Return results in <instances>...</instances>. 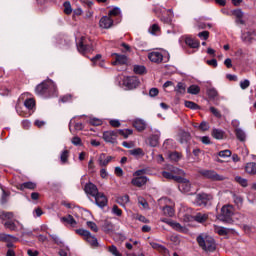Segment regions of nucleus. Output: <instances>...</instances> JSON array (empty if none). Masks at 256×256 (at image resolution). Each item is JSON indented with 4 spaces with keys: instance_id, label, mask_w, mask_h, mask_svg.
<instances>
[{
    "instance_id": "nucleus-1",
    "label": "nucleus",
    "mask_w": 256,
    "mask_h": 256,
    "mask_svg": "<svg viewBox=\"0 0 256 256\" xmlns=\"http://www.w3.org/2000/svg\"><path fill=\"white\" fill-rule=\"evenodd\" d=\"M35 93L40 97H57V86L53 80H46L36 86Z\"/></svg>"
},
{
    "instance_id": "nucleus-2",
    "label": "nucleus",
    "mask_w": 256,
    "mask_h": 256,
    "mask_svg": "<svg viewBox=\"0 0 256 256\" xmlns=\"http://www.w3.org/2000/svg\"><path fill=\"white\" fill-rule=\"evenodd\" d=\"M196 241L206 253H213L217 249V243L215 239L207 234H200L197 236Z\"/></svg>"
},
{
    "instance_id": "nucleus-3",
    "label": "nucleus",
    "mask_w": 256,
    "mask_h": 256,
    "mask_svg": "<svg viewBox=\"0 0 256 256\" xmlns=\"http://www.w3.org/2000/svg\"><path fill=\"white\" fill-rule=\"evenodd\" d=\"M233 215H235V208L233 205H224L221 208V214L218 219L224 223H231V217H233Z\"/></svg>"
},
{
    "instance_id": "nucleus-4",
    "label": "nucleus",
    "mask_w": 256,
    "mask_h": 256,
    "mask_svg": "<svg viewBox=\"0 0 256 256\" xmlns=\"http://www.w3.org/2000/svg\"><path fill=\"white\" fill-rule=\"evenodd\" d=\"M212 200H213V196L202 193V194H196L192 202L196 205V207H207L211 205Z\"/></svg>"
},
{
    "instance_id": "nucleus-5",
    "label": "nucleus",
    "mask_w": 256,
    "mask_h": 256,
    "mask_svg": "<svg viewBox=\"0 0 256 256\" xmlns=\"http://www.w3.org/2000/svg\"><path fill=\"white\" fill-rule=\"evenodd\" d=\"M76 233L78 235H81V237H84L85 241H87V243H89V245H91V247H99V242L97 241V238L91 234V232H89L86 229H78L76 230Z\"/></svg>"
},
{
    "instance_id": "nucleus-6",
    "label": "nucleus",
    "mask_w": 256,
    "mask_h": 256,
    "mask_svg": "<svg viewBox=\"0 0 256 256\" xmlns=\"http://www.w3.org/2000/svg\"><path fill=\"white\" fill-rule=\"evenodd\" d=\"M161 203H164L165 206H160V209L164 215L167 217H173L175 215V209L173 208V202L169 198L160 199Z\"/></svg>"
},
{
    "instance_id": "nucleus-7",
    "label": "nucleus",
    "mask_w": 256,
    "mask_h": 256,
    "mask_svg": "<svg viewBox=\"0 0 256 256\" xmlns=\"http://www.w3.org/2000/svg\"><path fill=\"white\" fill-rule=\"evenodd\" d=\"M139 78L135 76H128L123 78V86L128 90L137 89L139 87Z\"/></svg>"
},
{
    "instance_id": "nucleus-8",
    "label": "nucleus",
    "mask_w": 256,
    "mask_h": 256,
    "mask_svg": "<svg viewBox=\"0 0 256 256\" xmlns=\"http://www.w3.org/2000/svg\"><path fill=\"white\" fill-rule=\"evenodd\" d=\"M200 175L206 177V179H211L212 181H224L225 177L217 174L213 170H200Z\"/></svg>"
},
{
    "instance_id": "nucleus-9",
    "label": "nucleus",
    "mask_w": 256,
    "mask_h": 256,
    "mask_svg": "<svg viewBox=\"0 0 256 256\" xmlns=\"http://www.w3.org/2000/svg\"><path fill=\"white\" fill-rule=\"evenodd\" d=\"M178 183V189L181 193H189L191 191V182L186 178L180 177L176 178Z\"/></svg>"
},
{
    "instance_id": "nucleus-10",
    "label": "nucleus",
    "mask_w": 256,
    "mask_h": 256,
    "mask_svg": "<svg viewBox=\"0 0 256 256\" xmlns=\"http://www.w3.org/2000/svg\"><path fill=\"white\" fill-rule=\"evenodd\" d=\"M85 43H87V40L82 37L77 44V49L79 53H82V55H85V53H91V51H93V46Z\"/></svg>"
},
{
    "instance_id": "nucleus-11",
    "label": "nucleus",
    "mask_w": 256,
    "mask_h": 256,
    "mask_svg": "<svg viewBox=\"0 0 256 256\" xmlns=\"http://www.w3.org/2000/svg\"><path fill=\"white\" fill-rule=\"evenodd\" d=\"M17 225L18 227H20L22 231H25V226L23 225V223H20L18 220H8L4 223V227L6 229H9L10 231H19Z\"/></svg>"
},
{
    "instance_id": "nucleus-12",
    "label": "nucleus",
    "mask_w": 256,
    "mask_h": 256,
    "mask_svg": "<svg viewBox=\"0 0 256 256\" xmlns=\"http://www.w3.org/2000/svg\"><path fill=\"white\" fill-rule=\"evenodd\" d=\"M118 131L108 130L103 133V139L106 143H117Z\"/></svg>"
},
{
    "instance_id": "nucleus-13",
    "label": "nucleus",
    "mask_w": 256,
    "mask_h": 256,
    "mask_svg": "<svg viewBox=\"0 0 256 256\" xmlns=\"http://www.w3.org/2000/svg\"><path fill=\"white\" fill-rule=\"evenodd\" d=\"M95 204L100 207V209H103L104 207H107V196H105V194L98 192L95 196Z\"/></svg>"
},
{
    "instance_id": "nucleus-14",
    "label": "nucleus",
    "mask_w": 256,
    "mask_h": 256,
    "mask_svg": "<svg viewBox=\"0 0 256 256\" xmlns=\"http://www.w3.org/2000/svg\"><path fill=\"white\" fill-rule=\"evenodd\" d=\"M148 59L151 63L159 65V63H163V54H161V52L153 51L148 53Z\"/></svg>"
},
{
    "instance_id": "nucleus-15",
    "label": "nucleus",
    "mask_w": 256,
    "mask_h": 256,
    "mask_svg": "<svg viewBox=\"0 0 256 256\" xmlns=\"http://www.w3.org/2000/svg\"><path fill=\"white\" fill-rule=\"evenodd\" d=\"M84 191L86 195H90L91 197H95L99 193V189H97V186L91 182L87 183L84 186Z\"/></svg>"
},
{
    "instance_id": "nucleus-16",
    "label": "nucleus",
    "mask_w": 256,
    "mask_h": 256,
    "mask_svg": "<svg viewBox=\"0 0 256 256\" xmlns=\"http://www.w3.org/2000/svg\"><path fill=\"white\" fill-rule=\"evenodd\" d=\"M255 37H256V32L253 30L248 32H243L241 34V40L243 41V43H253V41H255Z\"/></svg>"
},
{
    "instance_id": "nucleus-17",
    "label": "nucleus",
    "mask_w": 256,
    "mask_h": 256,
    "mask_svg": "<svg viewBox=\"0 0 256 256\" xmlns=\"http://www.w3.org/2000/svg\"><path fill=\"white\" fill-rule=\"evenodd\" d=\"M112 160H113L112 156L102 153L98 157V164L100 167H107Z\"/></svg>"
},
{
    "instance_id": "nucleus-18",
    "label": "nucleus",
    "mask_w": 256,
    "mask_h": 256,
    "mask_svg": "<svg viewBox=\"0 0 256 256\" xmlns=\"http://www.w3.org/2000/svg\"><path fill=\"white\" fill-rule=\"evenodd\" d=\"M99 25L102 29H111L113 27V19L110 16H103L100 19Z\"/></svg>"
},
{
    "instance_id": "nucleus-19",
    "label": "nucleus",
    "mask_w": 256,
    "mask_h": 256,
    "mask_svg": "<svg viewBox=\"0 0 256 256\" xmlns=\"http://www.w3.org/2000/svg\"><path fill=\"white\" fill-rule=\"evenodd\" d=\"M147 181H149V179L146 176H138L133 178L131 183L134 187H143V185L147 184Z\"/></svg>"
},
{
    "instance_id": "nucleus-20",
    "label": "nucleus",
    "mask_w": 256,
    "mask_h": 256,
    "mask_svg": "<svg viewBox=\"0 0 256 256\" xmlns=\"http://www.w3.org/2000/svg\"><path fill=\"white\" fill-rule=\"evenodd\" d=\"M116 56V60L112 63V65H127L129 58L123 54L114 53Z\"/></svg>"
},
{
    "instance_id": "nucleus-21",
    "label": "nucleus",
    "mask_w": 256,
    "mask_h": 256,
    "mask_svg": "<svg viewBox=\"0 0 256 256\" xmlns=\"http://www.w3.org/2000/svg\"><path fill=\"white\" fill-rule=\"evenodd\" d=\"M169 226L172 227V229H174V231H178L179 233H187V227L181 225L179 222L173 221L172 222H168Z\"/></svg>"
},
{
    "instance_id": "nucleus-22",
    "label": "nucleus",
    "mask_w": 256,
    "mask_h": 256,
    "mask_svg": "<svg viewBox=\"0 0 256 256\" xmlns=\"http://www.w3.org/2000/svg\"><path fill=\"white\" fill-rule=\"evenodd\" d=\"M133 126L135 129H137V131H145L147 128V123L145 120L137 118L133 121Z\"/></svg>"
},
{
    "instance_id": "nucleus-23",
    "label": "nucleus",
    "mask_w": 256,
    "mask_h": 256,
    "mask_svg": "<svg viewBox=\"0 0 256 256\" xmlns=\"http://www.w3.org/2000/svg\"><path fill=\"white\" fill-rule=\"evenodd\" d=\"M234 133H235L236 139H238V141H241L242 143L247 141V133L245 132V130H243V128L235 129Z\"/></svg>"
},
{
    "instance_id": "nucleus-24",
    "label": "nucleus",
    "mask_w": 256,
    "mask_h": 256,
    "mask_svg": "<svg viewBox=\"0 0 256 256\" xmlns=\"http://www.w3.org/2000/svg\"><path fill=\"white\" fill-rule=\"evenodd\" d=\"M160 137H161V132H159V131H157L155 134L150 136V138H149L150 147H157V145H159Z\"/></svg>"
},
{
    "instance_id": "nucleus-25",
    "label": "nucleus",
    "mask_w": 256,
    "mask_h": 256,
    "mask_svg": "<svg viewBox=\"0 0 256 256\" xmlns=\"http://www.w3.org/2000/svg\"><path fill=\"white\" fill-rule=\"evenodd\" d=\"M60 221L66 225H70L71 227H75V225H77V221H75V218H73L70 214L60 218Z\"/></svg>"
},
{
    "instance_id": "nucleus-26",
    "label": "nucleus",
    "mask_w": 256,
    "mask_h": 256,
    "mask_svg": "<svg viewBox=\"0 0 256 256\" xmlns=\"http://www.w3.org/2000/svg\"><path fill=\"white\" fill-rule=\"evenodd\" d=\"M19 241V238L11 235V234H5L1 233L0 234V241H3L4 243H10V241Z\"/></svg>"
},
{
    "instance_id": "nucleus-27",
    "label": "nucleus",
    "mask_w": 256,
    "mask_h": 256,
    "mask_svg": "<svg viewBox=\"0 0 256 256\" xmlns=\"http://www.w3.org/2000/svg\"><path fill=\"white\" fill-rule=\"evenodd\" d=\"M179 137H180V143L182 145L191 141V134L189 132L180 131Z\"/></svg>"
},
{
    "instance_id": "nucleus-28",
    "label": "nucleus",
    "mask_w": 256,
    "mask_h": 256,
    "mask_svg": "<svg viewBox=\"0 0 256 256\" xmlns=\"http://www.w3.org/2000/svg\"><path fill=\"white\" fill-rule=\"evenodd\" d=\"M185 43L188 45V47H191V49H199V41L191 37H186Z\"/></svg>"
},
{
    "instance_id": "nucleus-29",
    "label": "nucleus",
    "mask_w": 256,
    "mask_h": 256,
    "mask_svg": "<svg viewBox=\"0 0 256 256\" xmlns=\"http://www.w3.org/2000/svg\"><path fill=\"white\" fill-rule=\"evenodd\" d=\"M245 171L249 175H256V163L255 162H249L245 166Z\"/></svg>"
},
{
    "instance_id": "nucleus-30",
    "label": "nucleus",
    "mask_w": 256,
    "mask_h": 256,
    "mask_svg": "<svg viewBox=\"0 0 256 256\" xmlns=\"http://www.w3.org/2000/svg\"><path fill=\"white\" fill-rule=\"evenodd\" d=\"M212 137H214V139L221 140L223 139V137H225V131H223L222 129L214 128L212 130Z\"/></svg>"
},
{
    "instance_id": "nucleus-31",
    "label": "nucleus",
    "mask_w": 256,
    "mask_h": 256,
    "mask_svg": "<svg viewBox=\"0 0 256 256\" xmlns=\"http://www.w3.org/2000/svg\"><path fill=\"white\" fill-rule=\"evenodd\" d=\"M24 107L28 109V111H35V99L28 98L24 101Z\"/></svg>"
},
{
    "instance_id": "nucleus-32",
    "label": "nucleus",
    "mask_w": 256,
    "mask_h": 256,
    "mask_svg": "<svg viewBox=\"0 0 256 256\" xmlns=\"http://www.w3.org/2000/svg\"><path fill=\"white\" fill-rule=\"evenodd\" d=\"M186 85L183 82H178L176 87L174 88V91L177 93V95H184L186 91Z\"/></svg>"
},
{
    "instance_id": "nucleus-33",
    "label": "nucleus",
    "mask_w": 256,
    "mask_h": 256,
    "mask_svg": "<svg viewBox=\"0 0 256 256\" xmlns=\"http://www.w3.org/2000/svg\"><path fill=\"white\" fill-rule=\"evenodd\" d=\"M13 217H15L13 212L3 211L0 213V219H2V221H13Z\"/></svg>"
},
{
    "instance_id": "nucleus-34",
    "label": "nucleus",
    "mask_w": 256,
    "mask_h": 256,
    "mask_svg": "<svg viewBox=\"0 0 256 256\" xmlns=\"http://www.w3.org/2000/svg\"><path fill=\"white\" fill-rule=\"evenodd\" d=\"M165 169L167 171H170L169 173H172L174 175H183V170L173 166V165H166Z\"/></svg>"
},
{
    "instance_id": "nucleus-35",
    "label": "nucleus",
    "mask_w": 256,
    "mask_h": 256,
    "mask_svg": "<svg viewBox=\"0 0 256 256\" xmlns=\"http://www.w3.org/2000/svg\"><path fill=\"white\" fill-rule=\"evenodd\" d=\"M152 249H157V251H161L162 253H169V250L165 248V246L157 243V242H150Z\"/></svg>"
},
{
    "instance_id": "nucleus-36",
    "label": "nucleus",
    "mask_w": 256,
    "mask_h": 256,
    "mask_svg": "<svg viewBox=\"0 0 256 256\" xmlns=\"http://www.w3.org/2000/svg\"><path fill=\"white\" fill-rule=\"evenodd\" d=\"M187 92L190 95H199V93L201 92V88L198 85H191L188 89Z\"/></svg>"
},
{
    "instance_id": "nucleus-37",
    "label": "nucleus",
    "mask_w": 256,
    "mask_h": 256,
    "mask_svg": "<svg viewBox=\"0 0 256 256\" xmlns=\"http://www.w3.org/2000/svg\"><path fill=\"white\" fill-rule=\"evenodd\" d=\"M129 155H132L133 157H143V149L141 148H135L128 151Z\"/></svg>"
},
{
    "instance_id": "nucleus-38",
    "label": "nucleus",
    "mask_w": 256,
    "mask_h": 256,
    "mask_svg": "<svg viewBox=\"0 0 256 256\" xmlns=\"http://www.w3.org/2000/svg\"><path fill=\"white\" fill-rule=\"evenodd\" d=\"M37 184H35V182H24L23 184H21L20 189L21 191H23V189H36Z\"/></svg>"
},
{
    "instance_id": "nucleus-39",
    "label": "nucleus",
    "mask_w": 256,
    "mask_h": 256,
    "mask_svg": "<svg viewBox=\"0 0 256 256\" xmlns=\"http://www.w3.org/2000/svg\"><path fill=\"white\" fill-rule=\"evenodd\" d=\"M162 177H164V179H169V180H173V181H176V182H177V179L180 178V176H174L173 173L167 172V171L162 172Z\"/></svg>"
},
{
    "instance_id": "nucleus-40",
    "label": "nucleus",
    "mask_w": 256,
    "mask_h": 256,
    "mask_svg": "<svg viewBox=\"0 0 256 256\" xmlns=\"http://www.w3.org/2000/svg\"><path fill=\"white\" fill-rule=\"evenodd\" d=\"M60 161L62 165H65V163L69 161V150L62 151V153L60 154Z\"/></svg>"
},
{
    "instance_id": "nucleus-41",
    "label": "nucleus",
    "mask_w": 256,
    "mask_h": 256,
    "mask_svg": "<svg viewBox=\"0 0 256 256\" xmlns=\"http://www.w3.org/2000/svg\"><path fill=\"white\" fill-rule=\"evenodd\" d=\"M181 157H183V155L179 152H171L169 154V159L174 162L181 161Z\"/></svg>"
},
{
    "instance_id": "nucleus-42",
    "label": "nucleus",
    "mask_w": 256,
    "mask_h": 256,
    "mask_svg": "<svg viewBox=\"0 0 256 256\" xmlns=\"http://www.w3.org/2000/svg\"><path fill=\"white\" fill-rule=\"evenodd\" d=\"M109 17H121V8L114 7L108 13Z\"/></svg>"
},
{
    "instance_id": "nucleus-43",
    "label": "nucleus",
    "mask_w": 256,
    "mask_h": 256,
    "mask_svg": "<svg viewBox=\"0 0 256 256\" xmlns=\"http://www.w3.org/2000/svg\"><path fill=\"white\" fill-rule=\"evenodd\" d=\"M63 7H64L65 15H71V13H73V8L71 7V2H69V1L64 2Z\"/></svg>"
},
{
    "instance_id": "nucleus-44",
    "label": "nucleus",
    "mask_w": 256,
    "mask_h": 256,
    "mask_svg": "<svg viewBox=\"0 0 256 256\" xmlns=\"http://www.w3.org/2000/svg\"><path fill=\"white\" fill-rule=\"evenodd\" d=\"M185 107H187V109H192L193 111H197V109H199V105H197V103L193 102V101H185L184 102Z\"/></svg>"
},
{
    "instance_id": "nucleus-45",
    "label": "nucleus",
    "mask_w": 256,
    "mask_h": 256,
    "mask_svg": "<svg viewBox=\"0 0 256 256\" xmlns=\"http://www.w3.org/2000/svg\"><path fill=\"white\" fill-rule=\"evenodd\" d=\"M234 180L236 181V183H238L239 185H241V187H247V185H249L247 179L241 177V176H236L234 178Z\"/></svg>"
},
{
    "instance_id": "nucleus-46",
    "label": "nucleus",
    "mask_w": 256,
    "mask_h": 256,
    "mask_svg": "<svg viewBox=\"0 0 256 256\" xmlns=\"http://www.w3.org/2000/svg\"><path fill=\"white\" fill-rule=\"evenodd\" d=\"M133 70H134V73H136V75H143V73L147 71L145 66H141V65H135Z\"/></svg>"
},
{
    "instance_id": "nucleus-47",
    "label": "nucleus",
    "mask_w": 256,
    "mask_h": 256,
    "mask_svg": "<svg viewBox=\"0 0 256 256\" xmlns=\"http://www.w3.org/2000/svg\"><path fill=\"white\" fill-rule=\"evenodd\" d=\"M51 239L56 243V245H59L60 247H63V240L57 235V234H49Z\"/></svg>"
},
{
    "instance_id": "nucleus-48",
    "label": "nucleus",
    "mask_w": 256,
    "mask_h": 256,
    "mask_svg": "<svg viewBox=\"0 0 256 256\" xmlns=\"http://www.w3.org/2000/svg\"><path fill=\"white\" fill-rule=\"evenodd\" d=\"M232 199L236 205H241L243 203V197L232 192Z\"/></svg>"
},
{
    "instance_id": "nucleus-49",
    "label": "nucleus",
    "mask_w": 256,
    "mask_h": 256,
    "mask_svg": "<svg viewBox=\"0 0 256 256\" xmlns=\"http://www.w3.org/2000/svg\"><path fill=\"white\" fill-rule=\"evenodd\" d=\"M207 95L210 99H215V97H217V95H219V93L217 92V89L215 88H209L207 90Z\"/></svg>"
},
{
    "instance_id": "nucleus-50",
    "label": "nucleus",
    "mask_w": 256,
    "mask_h": 256,
    "mask_svg": "<svg viewBox=\"0 0 256 256\" xmlns=\"http://www.w3.org/2000/svg\"><path fill=\"white\" fill-rule=\"evenodd\" d=\"M0 189L2 190L1 203H2V205H5V203H7L9 193L5 192V189H3L2 185H0Z\"/></svg>"
},
{
    "instance_id": "nucleus-51",
    "label": "nucleus",
    "mask_w": 256,
    "mask_h": 256,
    "mask_svg": "<svg viewBox=\"0 0 256 256\" xmlns=\"http://www.w3.org/2000/svg\"><path fill=\"white\" fill-rule=\"evenodd\" d=\"M112 215H116V217H121V215H123V211L119 208V206L114 205L112 207Z\"/></svg>"
},
{
    "instance_id": "nucleus-52",
    "label": "nucleus",
    "mask_w": 256,
    "mask_h": 256,
    "mask_svg": "<svg viewBox=\"0 0 256 256\" xmlns=\"http://www.w3.org/2000/svg\"><path fill=\"white\" fill-rule=\"evenodd\" d=\"M90 125H94L95 127H99V125H103V120L99 118H90L89 120Z\"/></svg>"
},
{
    "instance_id": "nucleus-53",
    "label": "nucleus",
    "mask_w": 256,
    "mask_h": 256,
    "mask_svg": "<svg viewBox=\"0 0 256 256\" xmlns=\"http://www.w3.org/2000/svg\"><path fill=\"white\" fill-rule=\"evenodd\" d=\"M118 133L124 137V139H127L129 135H133V130L131 129H126V130H119Z\"/></svg>"
},
{
    "instance_id": "nucleus-54",
    "label": "nucleus",
    "mask_w": 256,
    "mask_h": 256,
    "mask_svg": "<svg viewBox=\"0 0 256 256\" xmlns=\"http://www.w3.org/2000/svg\"><path fill=\"white\" fill-rule=\"evenodd\" d=\"M108 251H109V253H111L114 256H123L119 253V250H117V246H115V245L108 247Z\"/></svg>"
},
{
    "instance_id": "nucleus-55",
    "label": "nucleus",
    "mask_w": 256,
    "mask_h": 256,
    "mask_svg": "<svg viewBox=\"0 0 256 256\" xmlns=\"http://www.w3.org/2000/svg\"><path fill=\"white\" fill-rule=\"evenodd\" d=\"M195 221L198 223H204V221H207V215L199 213L195 216Z\"/></svg>"
},
{
    "instance_id": "nucleus-56",
    "label": "nucleus",
    "mask_w": 256,
    "mask_h": 256,
    "mask_svg": "<svg viewBox=\"0 0 256 256\" xmlns=\"http://www.w3.org/2000/svg\"><path fill=\"white\" fill-rule=\"evenodd\" d=\"M229 231H230L229 228H225V227L216 228V233H218V235H228Z\"/></svg>"
},
{
    "instance_id": "nucleus-57",
    "label": "nucleus",
    "mask_w": 256,
    "mask_h": 256,
    "mask_svg": "<svg viewBox=\"0 0 256 256\" xmlns=\"http://www.w3.org/2000/svg\"><path fill=\"white\" fill-rule=\"evenodd\" d=\"M86 225L87 227H89V229H91V231H94V233H97V231H99V227H97V224H95V222L88 221Z\"/></svg>"
},
{
    "instance_id": "nucleus-58",
    "label": "nucleus",
    "mask_w": 256,
    "mask_h": 256,
    "mask_svg": "<svg viewBox=\"0 0 256 256\" xmlns=\"http://www.w3.org/2000/svg\"><path fill=\"white\" fill-rule=\"evenodd\" d=\"M218 156L222 157L223 159L231 157V150H222L218 153Z\"/></svg>"
},
{
    "instance_id": "nucleus-59",
    "label": "nucleus",
    "mask_w": 256,
    "mask_h": 256,
    "mask_svg": "<svg viewBox=\"0 0 256 256\" xmlns=\"http://www.w3.org/2000/svg\"><path fill=\"white\" fill-rule=\"evenodd\" d=\"M201 131H209V123L202 121L198 126Z\"/></svg>"
},
{
    "instance_id": "nucleus-60",
    "label": "nucleus",
    "mask_w": 256,
    "mask_h": 256,
    "mask_svg": "<svg viewBox=\"0 0 256 256\" xmlns=\"http://www.w3.org/2000/svg\"><path fill=\"white\" fill-rule=\"evenodd\" d=\"M249 85H251V82L248 79H245L240 82V87L243 90L247 89L249 87Z\"/></svg>"
},
{
    "instance_id": "nucleus-61",
    "label": "nucleus",
    "mask_w": 256,
    "mask_h": 256,
    "mask_svg": "<svg viewBox=\"0 0 256 256\" xmlns=\"http://www.w3.org/2000/svg\"><path fill=\"white\" fill-rule=\"evenodd\" d=\"M210 112L217 117V119H221V112L217 110L215 107H210Z\"/></svg>"
},
{
    "instance_id": "nucleus-62",
    "label": "nucleus",
    "mask_w": 256,
    "mask_h": 256,
    "mask_svg": "<svg viewBox=\"0 0 256 256\" xmlns=\"http://www.w3.org/2000/svg\"><path fill=\"white\" fill-rule=\"evenodd\" d=\"M118 203H121V204L129 203V195H124L118 198Z\"/></svg>"
},
{
    "instance_id": "nucleus-63",
    "label": "nucleus",
    "mask_w": 256,
    "mask_h": 256,
    "mask_svg": "<svg viewBox=\"0 0 256 256\" xmlns=\"http://www.w3.org/2000/svg\"><path fill=\"white\" fill-rule=\"evenodd\" d=\"M136 219L137 221H140L141 223H149V219H147L145 216L143 215H136Z\"/></svg>"
},
{
    "instance_id": "nucleus-64",
    "label": "nucleus",
    "mask_w": 256,
    "mask_h": 256,
    "mask_svg": "<svg viewBox=\"0 0 256 256\" xmlns=\"http://www.w3.org/2000/svg\"><path fill=\"white\" fill-rule=\"evenodd\" d=\"M27 255L28 256H39V251L28 249L27 250Z\"/></svg>"
}]
</instances>
